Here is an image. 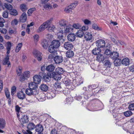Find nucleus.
I'll return each mask as SVG.
<instances>
[{
    "mask_svg": "<svg viewBox=\"0 0 134 134\" xmlns=\"http://www.w3.org/2000/svg\"><path fill=\"white\" fill-rule=\"evenodd\" d=\"M78 2L77 1L71 4L68 6L66 7L64 10L66 13H69L71 11V10L77 5Z\"/></svg>",
    "mask_w": 134,
    "mask_h": 134,
    "instance_id": "obj_1",
    "label": "nucleus"
},
{
    "mask_svg": "<svg viewBox=\"0 0 134 134\" xmlns=\"http://www.w3.org/2000/svg\"><path fill=\"white\" fill-rule=\"evenodd\" d=\"M84 37L86 40L87 41L93 42L94 38L91 33L89 32H86L85 33Z\"/></svg>",
    "mask_w": 134,
    "mask_h": 134,
    "instance_id": "obj_2",
    "label": "nucleus"
},
{
    "mask_svg": "<svg viewBox=\"0 0 134 134\" xmlns=\"http://www.w3.org/2000/svg\"><path fill=\"white\" fill-rule=\"evenodd\" d=\"M20 115H21V119H20L19 118H18L21 124H23L27 123L29 121L28 116L22 113Z\"/></svg>",
    "mask_w": 134,
    "mask_h": 134,
    "instance_id": "obj_3",
    "label": "nucleus"
},
{
    "mask_svg": "<svg viewBox=\"0 0 134 134\" xmlns=\"http://www.w3.org/2000/svg\"><path fill=\"white\" fill-rule=\"evenodd\" d=\"M25 93L26 94L29 96L36 95L38 93V91H35L32 89L28 88L25 90Z\"/></svg>",
    "mask_w": 134,
    "mask_h": 134,
    "instance_id": "obj_4",
    "label": "nucleus"
},
{
    "mask_svg": "<svg viewBox=\"0 0 134 134\" xmlns=\"http://www.w3.org/2000/svg\"><path fill=\"white\" fill-rule=\"evenodd\" d=\"M96 46L100 48H102L105 46V42L104 40H99L96 41Z\"/></svg>",
    "mask_w": 134,
    "mask_h": 134,
    "instance_id": "obj_5",
    "label": "nucleus"
},
{
    "mask_svg": "<svg viewBox=\"0 0 134 134\" xmlns=\"http://www.w3.org/2000/svg\"><path fill=\"white\" fill-rule=\"evenodd\" d=\"M35 130L38 132V134H43L42 132L43 130V127L41 124L37 125L35 127Z\"/></svg>",
    "mask_w": 134,
    "mask_h": 134,
    "instance_id": "obj_6",
    "label": "nucleus"
},
{
    "mask_svg": "<svg viewBox=\"0 0 134 134\" xmlns=\"http://www.w3.org/2000/svg\"><path fill=\"white\" fill-rule=\"evenodd\" d=\"M33 53L38 61H40L41 60L42 58V54L40 52L37 51H34Z\"/></svg>",
    "mask_w": 134,
    "mask_h": 134,
    "instance_id": "obj_7",
    "label": "nucleus"
},
{
    "mask_svg": "<svg viewBox=\"0 0 134 134\" xmlns=\"http://www.w3.org/2000/svg\"><path fill=\"white\" fill-rule=\"evenodd\" d=\"M29 88L32 89L35 91H38L37 89L38 86L37 84L34 82H31L29 84Z\"/></svg>",
    "mask_w": 134,
    "mask_h": 134,
    "instance_id": "obj_8",
    "label": "nucleus"
},
{
    "mask_svg": "<svg viewBox=\"0 0 134 134\" xmlns=\"http://www.w3.org/2000/svg\"><path fill=\"white\" fill-rule=\"evenodd\" d=\"M52 77L56 80H59L61 78V75L55 71L52 72Z\"/></svg>",
    "mask_w": 134,
    "mask_h": 134,
    "instance_id": "obj_9",
    "label": "nucleus"
},
{
    "mask_svg": "<svg viewBox=\"0 0 134 134\" xmlns=\"http://www.w3.org/2000/svg\"><path fill=\"white\" fill-rule=\"evenodd\" d=\"M34 82L37 84H39L40 83L41 78V76L38 75H35L33 77Z\"/></svg>",
    "mask_w": 134,
    "mask_h": 134,
    "instance_id": "obj_10",
    "label": "nucleus"
},
{
    "mask_svg": "<svg viewBox=\"0 0 134 134\" xmlns=\"http://www.w3.org/2000/svg\"><path fill=\"white\" fill-rule=\"evenodd\" d=\"M64 47L66 50H71L73 47L72 44L70 42H65L64 44Z\"/></svg>",
    "mask_w": 134,
    "mask_h": 134,
    "instance_id": "obj_11",
    "label": "nucleus"
},
{
    "mask_svg": "<svg viewBox=\"0 0 134 134\" xmlns=\"http://www.w3.org/2000/svg\"><path fill=\"white\" fill-rule=\"evenodd\" d=\"M54 61L56 64H59L63 62V58L61 56H55L54 58Z\"/></svg>",
    "mask_w": 134,
    "mask_h": 134,
    "instance_id": "obj_12",
    "label": "nucleus"
},
{
    "mask_svg": "<svg viewBox=\"0 0 134 134\" xmlns=\"http://www.w3.org/2000/svg\"><path fill=\"white\" fill-rule=\"evenodd\" d=\"M105 57H104L103 54H98L97 56L96 60L98 62H103L104 61Z\"/></svg>",
    "mask_w": 134,
    "mask_h": 134,
    "instance_id": "obj_13",
    "label": "nucleus"
},
{
    "mask_svg": "<svg viewBox=\"0 0 134 134\" xmlns=\"http://www.w3.org/2000/svg\"><path fill=\"white\" fill-rule=\"evenodd\" d=\"M67 38L69 41L73 42L74 41L76 38L75 35L73 33H71L68 35Z\"/></svg>",
    "mask_w": 134,
    "mask_h": 134,
    "instance_id": "obj_14",
    "label": "nucleus"
},
{
    "mask_svg": "<svg viewBox=\"0 0 134 134\" xmlns=\"http://www.w3.org/2000/svg\"><path fill=\"white\" fill-rule=\"evenodd\" d=\"M110 57L112 59L115 60L118 59L119 57V54L116 52H113L111 53Z\"/></svg>",
    "mask_w": 134,
    "mask_h": 134,
    "instance_id": "obj_15",
    "label": "nucleus"
},
{
    "mask_svg": "<svg viewBox=\"0 0 134 134\" xmlns=\"http://www.w3.org/2000/svg\"><path fill=\"white\" fill-rule=\"evenodd\" d=\"M17 97L23 100L25 98V93L21 91L17 93Z\"/></svg>",
    "mask_w": 134,
    "mask_h": 134,
    "instance_id": "obj_16",
    "label": "nucleus"
},
{
    "mask_svg": "<svg viewBox=\"0 0 134 134\" xmlns=\"http://www.w3.org/2000/svg\"><path fill=\"white\" fill-rule=\"evenodd\" d=\"M27 18V16L26 13H23L20 17V21L22 23H24L26 21Z\"/></svg>",
    "mask_w": 134,
    "mask_h": 134,
    "instance_id": "obj_17",
    "label": "nucleus"
},
{
    "mask_svg": "<svg viewBox=\"0 0 134 134\" xmlns=\"http://www.w3.org/2000/svg\"><path fill=\"white\" fill-rule=\"evenodd\" d=\"M53 20V18H51L49 19L44 23L43 24L46 28L48 27L50 25Z\"/></svg>",
    "mask_w": 134,
    "mask_h": 134,
    "instance_id": "obj_18",
    "label": "nucleus"
},
{
    "mask_svg": "<svg viewBox=\"0 0 134 134\" xmlns=\"http://www.w3.org/2000/svg\"><path fill=\"white\" fill-rule=\"evenodd\" d=\"M63 28L64 29L65 33H69L71 32L73 30L72 26L70 25L66 26L65 28Z\"/></svg>",
    "mask_w": 134,
    "mask_h": 134,
    "instance_id": "obj_19",
    "label": "nucleus"
},
{
    "mask_svg": "<svg viewBox=\"0 0 134 134\" xmlns=\"http://www.w3.org/2000/svg\"><path fill=\"white\" fill-rule=\"evenodd\" d=\"M59 23L60 27L63 29L64 28H65L66 26H67L68 22L65 20H62L59 21Z\"/></svg>",
    "mask_w": 134,
    "mask_h": 134,
    "instance_id": "obj_20",
    "label": "nucleus"
},
{
    "mask_svg": "<svg viewBox=\"0 0 134 134\" xmlns=\"http://www.w3.org/2000/svg\"><path fill=\"white\" fill-rule=\"evenodd\" d=\"M129 59L127 58H125L123 59L122 61V64L125 66L128 65L130 64Z\"/></svg>",
    "mask_w": 134,
    "mask_h": 134,
    "instance_id": "obj_21",
    "label": "nucleus"
},
{
    "mask_svg": "<svg viewBox=\"0 0 134 134\" xmlns=\"http://www.w3.org/2000/svg\"><path fill=\"white\" fill-rule=\"evenodd\" d=\"M30 72L28 71H25L23 75L21 77L22 79V80L23 81H24L26 79H27V78H29L30 76Z\"/></svg>",
    "mask_w": 134,
    "mask_h": 134,
    "instance_id": "obj_22",
    "label": "nucleus"
},
{
    "mask_svg": "<svg viewBox=\"0 0 134 134\" xmlns=\"http://www.w3.org/2000/svg\"><path fill=\"white\" fill-rule=\"evenodd\" d=\"M52 45L57 49L59 47L60 45V42L57 40H54L52 42Z\"/></svg>",
    "mask_w": 134,
    "mask_h": 134,
    "instance_id": "obj_23",
    "label": "nucleus"
},
{
    "mask_svg": "<svg viewBox=\"0 0 134 134\" xmlns=\"http://www.w3.org/2000/svg\"><path fill=\"white\" fill-rule=\"evenodd\" d=\"M57 50V49L52 44L50 45L48 47V51L51 53H55Z\"/></svg>",
    "mask_w": 134,
    "mask_h": 134,
    "instance_id": "obj_24",
    "label": "nucleus"
},
{
    "mask_svg": "<svg viewBox=\"0 0 134 134\" xmlns=\"http://www.w3.org/2000/svg\"><path fill=\"white\" fill-rule=\"evenodd\" d=\"M5 120L3 119L0 118V129H4L5 127Z\"/></svg>",
    "mask_w": 134,
    "mask_h": 134,
    "instance_id": "obj_25",
    "label": "nucleus"
},
{
    "mask_svg": "<svg viewBox=\"0 0 134 134\" xmlns=\"http://www.w3.org/2000/svg\"><path fill=\"white\" fill-rule=\"evenodd\" d=\"M55 68V67L53 65L51 64L46 67V70L49 72H52L54 70Z\"/></svg>",
    "mask_w": 134,
    "mask_h": 134,
    "instance_id": "obj_26",
    "label": "nucleus"
},
{
    "mask_svg": "<svg viewBox=\"0 0 134 134\" xmlns=\"http://www.w3.org/2000/svg\"><path fill=\"white\" fill-rule=\"evenodd\" d=\"M48 87L44 84H42L40 86V89L43 91H46L48 89Z\"/></svg>",
    "mask_w": 134,
    "mask_h": 134,
    "instance_id": "obj_27",
    "label": "nucleus"
},
{
    "mask_svg": "<svg viewBox=\"0 0 134 134\" xmlns=\"http://www.w3.org/2000/svg\"><path fill=\"white\" fill-rule=\"evenodd\" d=\"M36 126L33 123H29L27 126V128L29 130H32L35 128Z\"/></svg>",
    "mask_w": 134,
    "mask_h": 134,
    "instance_id": "obj_28",
    "label": "nucleus"
},
{
    "mask_svg": "<svg viewBox=\"0 0 134 134\" xmlns=\"http://www.w3.org/2000/svg\"><path fill=\"white\" fill-rule=\"evenodd\" d=\"M100 49L98 48H96L94 49L92 51V52L93 54L94 55H97L101 52Z\"/></svg>",
    "mask_w": 134,
    "mask_h": 134,
    "instance_id": "obj_29",
    "label": "nucleus"
},
{
    "mask_svg": "<svg viewBox=\"0 0 134 134\" xmlns=\"http://www.w3.org/2000/svg\"><path fill=\"white\" fill-rule=\"evenodd\" d=\"M114 60V65L116 66H120L122 63L120 59L118 58Z\"/></svg>",
    "mask_w": 134,
    "mask_h": 134,
    "instance_id": "obj_30",
    "label": "nucleus"
},
{
    "mask_svg": "<svg viewBox=\"0 0 134 134\" xmlns=\"http://www.w3.org/2000/svg\"><path fill=\"white\" fill-rule=\"evenodd\" d=\"M55 72L61 75L63 73L64 70L62 68L58 67L55 69Z\"/></svg>",
    "mask_w": 134,
    "mask_h": 134,
    "instance_id": "obj_31",
    "label": "nucleus"
},
{
    "mask_svg": "<svg viewBox=\"0 0 134 134\" xmlns=\"http://www.w3.org/2000/svg\"><path fill=\"white\" fill-rule=\"evenodd\" d=\"M74 55V53L72 51H69L67 52L66 56L68 58H70L72 57Z\"/></svg>",
    "mask_w": 134,
    "mask_h": 134,
    "instance_id": "obj_32",
    "label": "nucleus"
},
{
    "mask_svg": "<svg viewBox=\"0 0 134 134\" xmlns=\"http://www.w3.org/2000/svg\"><path fill=\"white\" fill-rule=\"evenodd\" d=\"M63 82L66 86L69 85L70 83V80L68 78H65L63 80Z\"/></svg>",
    "mask_w": 134,
    "mask_h": 134,
    "instance_id": "obj_33",
    "label": "nucleus"
},
{
    "mask_svg": "<svg viewBox=\"0 0 134 134\" xmlns=\"http://www.w3.org/2000/svg\"><path fill=\"white\" fill-rule=\"evenodd\" d=\"M46 28L43 24L39 27L38 29L37 30V32L40 33L44 30Z\"/></svg>",
    "mask_w": 134,
    "mask_h": 134,
    "instance_id": "obj_34",
    "label": "nucleus"
},
{
    "mask_svg": "<svg viewBox=\"0 0 134 134\" xmlns=\"http://www.w3.org/2000/svg\"><path fill=\"white\" fill-rule=\"evenodd\" d=\"M63 30H61L59 31L57 34L58 37V39L61 40L63 38Z\"/></svg>",
    "mask_w": 134,
    "mask_h": 134,
    "instance_id": "obj_35",
    "label": "nucleus"
},
{
    "mask_svg": "<svg viewBox=\"0 0 134 134\" xmlns=\"http://www.w3.org/2000/svg\"><path fill=\"white\" fill-rule=\"evenodd\" d=\"M11 47V43L10 42H8L7 43L6 49L7 50V54H8L10 52V50Z\"/></svg>",
    "mask_w": 134,
    "mask_h": 134,
    "instance_id": "obj_36",
    "label": "nucleus"
},
{
    "mask_svg": "<svg viewBox=\"0 0 134 134\" xmlns=\"http://www.w3.org/2000/svg\"><path fill=\"white\" fill-rule=\"evenodd\" d=\"M9 57L7 56L6 57L5 60L3 63V65H7L8 67L10 65V63L9 60Z\"/></svg>",
    "mask_w": 134,
    "mask_h": 134,
    "instance_id": "obj_37",
    "label": "nucleus"
},
{
    "mask_svg": "<svg viewBox=\"0 0 134 134\" xmlns=\"http://www.w3.org/2000/svg\"><path fill=\"white\" fill-rule=\"evenodd\" d=\"M41 44L43 47L45 49L47 48L48 47V44L46 40L43 41L41 43Z\"/></svg>",
    "mask_w": 134,
    "mask_h": 134,
    "instance_id": "obj_38",
    "label": "nucleus"
},
{
    "mask_svg": "<svg viewBox=\"0 0 134 134\" xmlns=\"http://www.w3.org/2000/svg\"><path fill=\"white\" fill-rule=\"evenodd\" d=\"M20 109V108L18 105H16L15 106V110L17 112L16 114L17 115V117L19 118L21 114H19V111Z\"/></svg>",
    "mask_w": 134,
    "mask_h": 134,
    "instance_id": "obj_39",
    "label": "nucleus"
},
{
    "mask_svg": "<svg viewBox=\"0 0 134 134\" xmlns=\"http://www.w3.org/2000/svg\"><path fill=\"white\" fill-rule=\"evenodd\" d=\"M104 61L105 65L109 66H110L111 65V63L110 62V60L107 58L105 57Z\"/></svg>",
    "mask_w": 134,
    "mask_h": 134,
    "instance_id": "obj_40",
    "label": "nucleus"
},
{
    "mask_svg": "<svg viewBox=\"0 0 134 134\" xmlns=\"http://www.w3.org/2000/svg\"><path fill=\"white\" fill-rule=\"evenodd\" d=\"M21 10L23 12L26 11L27 9V8L26 4H21L20 6Z\"/></svg>",
    "mask_w": 134,
    "mask_h": 134,
    "instance_id": "obj_41",
    "label": "nucleus"
},
{
    "mask_svg": "<svg viewBox=\"0 0 134 134\" xmlns=\"http://www.w3.org/2000/svg\"><path fill=\"white\" fill-rule=\"evenodd\" d=\"M103 74L105 76H110L111 74V72L109 70L106 69L103 72Z\"/></svg>",
    "mask_w": 134,
    "mask_h": 134,
    "instance_id": "obj_42",
    "label": "nucleus"
},
{
    "mask_svg": "<svg viewBox=\"0 0 134 134\" xmlns=\"http://www.w3.org/2000/svg\"><path fill=\"white\" fill-rule=\"evenodd\" d=\"M77 36L78 37H81L84 35L83 32L81 30H79L76 33Z\"/></svg>",
    "mask_w": 134,
    "mask_h": 134,
    "instance_id": "obj_43",
    "label": "nucleus"
},
{
    "mask_svg": "<svg viewBox=\"0 0 134 134\" xmlns=\"http://www.w3.org/2000/svg\"><path fill=\"white\" fill-rule=\"evenodd\" d=\"M44 8L45 9L47 10H49L53 8V7L50 4H45L44 6Z\"/></svg>",
    "mask_w": 134,
    "mask_h": 134,
    "instance_id": "obj_44",
    "label": "nucleus"
},
{
    "mask_svg": "<svg viewBox=\"0 0 134 134\" xmlns=\"http://www.w3.org/2000/svg\"><path fill=\"white\" fill-rule=\"evenodd\" d=\"M22 46L23 44L22 43H19L16 47L15 52H18Z\"/></svg>",
    "mask_w": 134,
    "mask_h": 134,
    "instance_id": "obj_45",
    "label": "nucleus"
},
{
    "mask_svg": "<svg viewBox=\"0 0 134 134\" xmlns=\"http://www.w3.org/2000/svg\"><path fill=\"white\" fill-rule=\"evenodd\" d=\"M55 55L54 54H51L49 55L48 56V60L52 62L54 60V58Z\"/></svg>",
    "mask_w": 134,
    "mask_h": 134,
    "instance_id": "obj_46",
    "label": "nucleus"
},
{
    "mask_svg": "<svg viewBox=\"0 0 134 134\" xmlns=\"http://www.w3.org/2000/svg\"><path fill=\"white\" fill-rule=\"evenodd\" d=\"M92 28L93 29L96 30H102L101 28L98 27L97 25L95 24H93Z\"/></svg>",
    "mask_w": 134,
    "mask_h": 134,
    "instance_id": "obj_47",
    "label": "nucleus"
},
{
    "mask_svg": "<svg viewBox=\"0 0 134 134\" xmlns=\"http://www.w3.org/2000/svg\"><path fill=\"white\" fill-rule=\"evenodd\" d=\"M61 88L60 83L58 82H55V83L54 88L55 89H57Z\"/></svg>",
    "mask_w": 134,
    "mask_h": 134,
    "instance_id": "obj_48",
    "label": "nucleus"
},
{
    "mask_svg": "<svg viewBox=\"0 0 134 134\" xmlns=\"http://www.w3.org/2000/svg\"><path fill=\"white\" fill-rule=\"evenodd\" d=\"M124 115L126 117L130 116L132 114V113L130 111H128L124 113Z\"/></svg>",
    "mask_w": 134,
    "mask_h": 134,
    "instance_id": "obj_49",
    "label": "nucleus"
},
{
    "mask_svg": "<svg viewBox=\"0 0 134 134\" xmlns=\"http://www.w3.org/2000/svg\"><path fill=\"white\" fill-rule=\"evenodd\" d=\"M16 89V87L15 86H13L11 89V93L12 96L14 95L15 93Z\"/></svg>",
    "mask_w": 134,
    "mask_h": 134,
    "instance_id": "obj_50",
    "label": "nucleus"
},
{
    "mask_svg": "<svg viewBox=\"0 0 134 134\" xmlns=\"http://www.w3.org/2000/svg\"><path fill=\"white\" fill-rule=\"evenodd\" d=\"M81 27L80 25L79 24H74L72 26V28L73 27L75 29H79Z\"/></svg>",
    "mask_w": 134,
    "mask_h": 134,
    "instance_id": "obj_51",
    "label": "nucleus"
},
{
    "mask_svg": "<svg viewBox=\"0 0 134 134\" xmlns=\"http://www.w3.org/2000/svg\"><path fill=\"white\" fill-rule=\"evenodd\" d=\"M51 77H50L48 75H47L45 77H44L43 79L46 82H48L51 80Z\"/></svg>",
    "mask_w": 134,
    "mask_h": 134,
    "instance_id": "obj_52",
    "label": "nucleus"
},
{
    "mask_svg": "<svg viewBox=\"0 0 134 134\" xmlns=\"http://www.w3.org/2000/svg\"><path fill=\"white\" fill-rule=\"evenodd\" d=\"M10 14L11 15L16 16L18 14V13L16 10L13 9L10 12Z\"/></svg>",
    "mask_w": 134,
    "mask_h": 134,
    "instance_id": "obj_53",
    "label": "nucleus"
},
{
    "mask_svg": "<svg viewBox=\"0 0 134 134\" xmlns=\"http://www.w3.org/2000/svg\"><path fill=\"white\" fill-rule=\"evenodd\" d=\"M33 37L34 39L35 43H36L39 40V36L38 35H36L34 36Z\"/></svg>",
    "mask_w": 134,
    "mask_h": 134,
    "instance_id": "obj_54",
    "label": "nucleus"
},
{
    "mask_svg": "<svg viewBox=\"0 0 134 134\" xmlns=\"http://www.w3.org/2000/svg\"><path fill=\"white\" fill-rule=\"evenodd\" d=\"M41 96H37L36 97V98L40 102L44 101L45 100V99L44 98L41 97Z\"/></svg>",
    "mask_w": 134,
    "mask_h": 134,
    "instance_id": "obj_55",
    "label": "nucleus"
},
{
    "mask_svg": "<svg viewBox=\"0 0 134 134\" xmlns=\"http://www.w3.org/2000/svg\"><path fill=\"white\" fill-rule=\"evenodd\" d=\"M77 82H78V85H80L83 82V79L81 76L79 77V78L77 80Z\"/></svg>",
    "mask_w": 134,
    "mask_h": 134,
    "instance_id": "obj_56",
    "label": "nucleus"
},
{
    "mask_svg": "<svg viewBox=\"0 0 134 134\" xmlns=\"http://www.w3.org/2000/svg\"><path fill=\"white\" fill-rule=\"evenodd\" d=\"M8 12L7 11H4L3 13V18H7L8 17Z\"/></svg>",
    "mask_w": 134,
    "mask_h": 134,
    "instance_id": "obj_57",
    "label": "nucleus"
},
{
    "mask_svg": "<svg viewBox=\"0 0 134 134\" xmlns=\"http://www.w3.org/2000/svg\"><path fill=\"white\" fill-rule=\"evenodd\" d=\"M111 53V51L109 49H106L104 52V54L106 55H109L110 57V55Z\"/></svg>",
    "mask_w": 134,
    "mask_h": 134,
    "instance_id": "obj_58",
    "label": "nucleus"
},
{
    "mask_svg": "<svg viewBox=\"0 0 134 134\" xmlns=\"http://www.w3.org/2000/svg\"><path fill=\"white\" fill-rule=\"evenodd\" d=\"M5 7L6 8L9 10H12L13 8L12 6L9 4H5Z\"/></svg>",
    "mask_w": 134,
    "mask_h": 134,
    "instance_id": "obj_59",
    "label": "nucleus"
},
{
    "mask_svg": "<svg viewBox=\"0 0 134 134\" xmlns=\"http://www.w3.org/2000/svg\"><path fill=\"white\" fill-rule=\"evenodd\" d=\"M35 8H31L29 9L27 12V13L29 15H30V14L35 10Z\"/></svg>",
    "mask_w": 134,
    "mask_h": 134,
    "instance_id": "obj_60",
    "label": "nucleus"
},
{
    "mask_svg": "<svg viewBox=\"0 0 134 134\" xmlns=\"http://www.w3.org/2000/svg\"><path fill=\"white\" fill-rule=\"evenodd\" d=\"M128 108L130 110H134V103H131L129 105Z\"/></svg>",
    "mask_w": 134,
    "mask_h": 134,
    "instance_id": "obj_61",
    "label": "nucleus"
},
{
    "mask_svg": "<svg viewBox=\"0 0 134 134\" xmlns=\"http://www.w3.org/2000/svg\"><path fill=\"white\" fill-rule=\"evenodd\" d=\"M4 22V20L3 18L0 19V27H3L4 26V24L3 23Z\"/></svg>",
    "mask_w": 134,
    "mask_h": 134,
    "instance_id": "obj_62",
    "label": "nucleus"
},
{
    "mask_svg": "<svg viewBox=\"0 0 134 134\" xmlns=\"http://www.w3.org/2000/svg\"><path fill=\"white\" fill-rule=\"evenodd\" d=\"M18 21L17 19H15L12 21L11 22V24L13 25H16L18 23Z\"/></svg>",
    "mask_w": 134,
    "mask_h": 134,
    "instance_id": "obj_63",
    "label": "nucleus"
},
{
    "mask_svg": "<svg viewBox=\"0 0 134 134\" xmlns=\"http://www.w3.org/2000/svg\"><path fill=\"white\" fill-rule=\"evenodd\" d=\"M55 28V27L54 25L50 26L48 27V30L50 31H53Z\"/></svg>",
    "mask_w": 134,
    "mask_h": 134,
    "instance_id": "obj_64",
    "label": "nucleus"
}]
</instances>
